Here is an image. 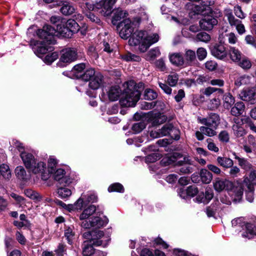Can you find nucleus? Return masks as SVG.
Returning a JSON list of instances; mask_svg holds the SVG:
<instances>
[{
  "mask_svg": "<svg viewBox=\"0 0 256 256\" xmlns=\"http://www.w3.org/2000/svg\"><path fill=\"white\" fill-rule=\"evenodd\" d=\"M128 12L121 10H118L114 13V20L120 21L122 20L118 24L120 28V36L123 39H127L132 36L128 40L130 46H138V50L141 52H146L152 44L158 42L159 36L156 33L148 34L145 30H136L133 34L134 29L139 23V20L136 22L127 18Z\"/></svg>",
  "mask_w": 256,
  "mask_h": 256,
  "instance_id": "1",
  "label": "nucleus"
},
{
  "mask_svg": "<svg viewBox=\"0 0 256 256\" xmlns=\"http://www.w3.org/2000/svg\"><path fill=\"white\" fill-rule=\"evenodd\" d=\"M20 156L28 170L34 174H38L44 180H47L49 176L46 172V164L44 162L37 160L34 155L27 152H21Z\"/></svg>",
  "mask_w": 256,
  "mask_h": 256,
  "instance_id": "2",
  "label": "nucleus"
},
{
  "mask_svg": "<svg viewBox=\"0 0 256 256\" xmlns=\"http://www.w3.org/2000/svg\"><path fill=\"white\" fill-rule=\"evenodd\" d=\"M96 210V206L94 205H90L86 208L80 215V218L82 220L81 226L84 228H99L103 227L108 223V220L106 216L100 218L99 216H90Z\"/></svg>",
  "mask_w": 256,
  "mask_h": 256,
  "instance_id": "3",
  "label": "nucleus"
},
{
  "mask_svg": "<svg viewBox=\"0 0 256 256\" xmlns=\"http://www.w3.org/2000/svg\"><path fill=\"white\" fill-rule=\"evenodd\" d=\"M122 96L120 100L121 104L126 107L134 106L140 99V92L136 88L134 82L130 81L126 84Z\"/></svg>",
  "mask_w": 256,
  "mask_h": 256,
  "instance_id": "4",
  "label": "nucleus"
},
{
  "mask_svg": "<svg viewBox=\"0 0 256 256\" xmlns=\"http://www.w3.org/2000/svg\"><path fill=\"white\" fill-rule=\"evenodd\" d=\"M164 162H167L168 164H174L180 166L178 170L180 174H187L193 172L194 166L191 163L190 160L186 157L182 158V156L178 153H174L173 155L167 158L163 159Z\"/></svg>",
  "mask_w": 256,
  "mask_h": 256,
  "instance_id": "5",
  "label": "nucleus"
},
{
  "mask_svg": "<svg viewBox=\"0 0 256 256\" xmlns=\"http://www.w3.org/2000/svg\"><path fill=\"white\" fill-rule=\"evenodd\" d=\"M83 236L84 238L88 240V242L93 244L94 246H102L104 247L106 243L103 242L104 240H101L104 238V232L100 230H92L86 232L84 233Z\"/></svg>",
  "mask_w": 256,
  "mask_h": 256,
  "instance_id": "6",
  "label": "nucleus"
},
{
  "mask_svg": "<svg viewBox=\"0 0 256 256\" xmlns=\"http://www.w3.org/2000/svg\"><path fill=\"white\" fill-rule=\"evenodd\" d=\"M56 32V28H55L51 26L46 24L42 29H40L37 31V35L40 38L45 40L50 44H54V40L53 36Z\"/></svg>",
  "mask_w": 256,
  "mask_h": 256,
  "instance_id": "7",
  "label": "nucleus"
},
{
  "mask_svg": "<svg viewBox=\"0 0 256 256\" xmlns=\"http://www.w3.org/2000/svg\"><path fill=\"white\" fill-rule=\"evenodd\" d=\"M117 0H101L96 4V8L99 12L104 16H110L112 11L113 7Z\"/></svg>",
  "mask_w": 256,
  "mask_h": 256,
  "instance_id": "8",
  "label": "nucleus"
},
{
  "mask_svg": "<svg viewBox=\"0 0 256 256\" xmlns=\"http://www.w3.org/2000/svg\"><path fill=\"white\" fill-rule=\"evenodd\" d=\"M79 58L75 48H66L61 51L60 61L64 63H70Z\"/></svg>",
  "mask_w": 256,
  "mask_h": 256,
  "instance_id": "9",
  "label": "nucleus"
},
{
  "mask_svg": "<svg viewBox=\"0 0 256 256\" xmlns=\"http://www.w3.org/2000/svg\"><path fill=\"white\" fill-rule=\"evenodd\" d=\"M47 43L50 44L49 42H47L45 40L41 42H35L32 46V50L34 54L38 56H40L41 55L46 54L47 52L52 50V47L48 46Z\"/></svg>",
  "mask_w": 256,
  "mask_h": 256,
  "instance_id": "10",
  "label": "nucleus"
},
{
  "mask_svg": "<svg viewBox=\"0 0 256 256\" xmlns=\"http://www.w3.org/2000/svg\"><path fill=\"white\" fill-rule=\"evenodd\" d=\"M200 122L206 126L216 128L220 122V118L218 114L212 113L206 118H198Z\"/></svg>",
  "mask_w": 256,
  "mask_h": 256,
  "instance_id": "11",
  "label": "nucleus"
},
{
  "mask_svg": "<svg viewBox=\"0 0 256 256\" xmlns=\"http://www.w3.org/2000/svg\"><path fill=\"white\" fill-rule=\"evenodd\" d=\"M53 173L54 179L58 182L60 184L66 186L71 183V178L69 176H66V172L64 169L58 168Z\"/></svg>",
  "mask_w": 256,
  "mask_h": 256,
  "instance_id": "12",
  "label": "nucleus"
},
{
  "mask_svg": "<svg viewBox=\"0 0 256 256\" xmlns=\"http://www.w3.org/2000/svg\"><path fill=\"white\" fill-rule=\"evenodd\" d=\"M239 95L242 100L253 103L256 99V88L253 87L244 88Z\"/></svg>",
  "mask_w": 256,
  "mask_h": 256,
  "instance_id": "13",
  "label": "nucleus"
},
{
  "mask_svg": "<svg viewBox=\"0 0 256 256\" xmlns=\"http://www.w3.org/2000/svg\"><path fill=\"white\" fill-rule=\"evenodd\" d=\"M244 232L242 234L243 238L248 239L256 238V226L251 223H245L242 225Z\"/></svg>",
  "mask_w": 256,
  "mask_h": 256,
  "instance_id": "14",
  "label": "nucleus"
},
{
  "mask_svg": "<svg viewBox=\"0 0 256 256\" xmlns=\"http://www.w3.org/2000/svg\"><path fill=\"white\" fill-rule=\"evenodd\" d=\"M94 246L88 240L84 241L82 244V255L83 256H91L95 254L98 256H104V252H96L93 246Z\"/></svg>",
  "mask_w": 256,
  "mask_h": 256,
  "instance_id": "15",
  "label": "nucleus"
},
{
  "mask_svg": "<svg viewBox=\"0 0 256 256\" xmlns=\"http://www.w3.org/2000/svg\"><path fill=\"white\" fill-rule=\"evenodd\" d=\"M148 120L152 123L153 125L160 124L166 120L167 117L160 112H150L148 114Z\"/></svg>",
  "mask_w": 256,
  "mask_h": 256,
  "instance_id": "16",
  "label": "nucleus"
},
{
  "mask_svg": "<svg viewBox=\"0 0 256 256\" xmlns=\"http://www.w3.org/2000/svg\"><path fill=\"white\" fill-rule=\"evenodd\" d=\"M217 24V20L212 16H206L199 22L200 28L206 30H211Z\"/></svg>",
  "mask_w": 256,
  "mask_h": 256,
  "instance_id": "17",
  "label": "nucleus"
},
{
  "mask_svg": "<svg viewBox=\"0 0 256 256\" xmlns=\"http://www.w3.org/2000/svg\"><path fill=\"white\" fill-rule=\"evenodd\" d=\"M211 53L216 58L222 60L226 57L227 52L224 46L216 44L211 48Z\"/></svg>",
  "mask_w": 256,
  "mask_h": 256,
  "instance_id": "18",
  "label": "nucleus"
},
{
  "mask_svg": "<svg viewBox=\"0 0 256 256\" xmlns=\"http://www.w3.org/2000/svg\"><path fill=\"white\" fill-rule=\"evenodd\" d=\"M224 16L227 18L229 24L231 26H235L236 30L241 23L242 21L235 18L232 14V10L230 8H225L224 11Z\"/></svg>",
  "mask_w": 256,
  "mask_h": 256,
  "instance_id": "19",
  "label": "nucleus"
},
{
  "mask_svg": "<svg viewBox=\"0 0 256 256\" xmlns=\"http://www.w3.org/2000/svg\"><path fill=\"white\" fill-rule=\"evenodd\" d=\"M89 86L92 90H97L100 88L103 82V76L97 72L96 75L89 81Z\"/></svg>",
  "mask_w": 256,
  "mask_h": 256,
  "instance_id": "20",
  "label": "nucleus"
},
{
  "mask_svg": "<svg viewBox=\"0 0 256 256\" xmlns=\"http://www.w3.org/2000/svg\"><path fill=\"white\" fill-rule=\"evenodd\" d=\"M122 94V90L118 86L110 87L108 92V95L111 101L117 100Z\"/></svg>",
  "mask_w": 256,
  "mask_h": 256,
  "instance_id": "21",
  "label": "nucleus"
},
{
  "mask_svg": "<svg viewBox=\"0 0 256 256\" xmlns=\"http://www.w3.org/2000/svg\"><path fill=\"white\" fill-rule=\"evenodd\" d=\"M183 58L184 66L191 65L196 59L195 52L191 50H186Z\"/></svg>",
  "mask_w": 256,
  "mask_h": 256,
  "instance_id": "22",
  "label": "nucleus"
},
{
  "mask_svg": "<svg viewBox=\"0 0 256 256\" xmlns=\"http://www.w3.org/2000/svg\"><path fill=\"white\" fill-rule=\"evenodd\" d=\"M244 186L254 187L256 185V170L250 172L248 176L245 177L242 182Z\"/></svg>",
  "mask_w": 256,
  "mask_h": 256,
  "instance_id": "23",
  "label": "nucleus"
},
{
  "mask_svg": "<svg viewBox=\"0 0 256 256\" xmlns=\"http://www.w3.org/2000/svg\"><path fill=\"white\" fill-rule=\"evenodd\" d=\"M170 62L176 66H182L184 65L183 56L178 52L170 54L169 56Z\"/></svg>",
  "mask_w": 256,
  "mask_h": 256,
  "instance_id": "24",
  "label": "nucleus"
},
{
  "mask_svg": "<svg viewBox=\"0 0 256 256\" xmlns=\"http://www.w3.org/2000/svg\"><path fill=\"white\" fill-rule=\"evenodd\" d=\"M213 196L214 194L212 190H208L204 194L201 193L198 194L196 200L198 202L208 204L212 199Z\"/></svg>",
  "mask_w": 256,
  "mask_h": 256,
  "instance_id": "25",
  "label": "nucleus"
},
{
  "mask_svg": "<svg viewBox=\"0 0 256 256\" xmlns=\"http://www.w3.org/2000/svg\"><path fill=\"white\" fill-rule=\"evenodd\" d=\"M56 32L59 33L62 36L66 38H70L73 35L70 30L68 29L66 24H56Z\"/></svg>",
  "mask_w": 256,
  "mask_h": 256,
  "instance_id": "26",
  "label": "nucleus"
},
{
  "mask_svg": "<svg viewBox=\"0 0 256 256\" xmlns=\"http://www.w3.org/2000/svg\"><path fill=\"white\" fill-rule=\"evenodd\" d=\"M232 184V182L228 180H224L220 178H217L214 182V187L217 192H221L228 185L231 186Z\"/></svg>",
  "mask_w": 256,
  "mask_h": 256,
  "instance_id": "27",
  "label": "nucleus"
},
{
  "mask_svg": "<svg viewBox=\"0 0 256 256\" xmlns=\"http://www.w3.org/2000/svg\"><path fill=\"white\" fill-rule=\"evenodd\" d=\"M232 154L234 156V158L238 160V165L242 168L246 170H249L252 168V164L246 159L238 156L236 152H234Z\"/></svg>",
  "mask_w": 256,
  "mask_h": 256,
  "instance_id": "28",
  "label": "nucleus"
},
{
  "mask_svg": "<svg viewBox=\"0 0 256 256\" xmlns=\"http://www.w3.org/2000/svg\"><path fill=\"white\" fill-rule=\"evenodd\" d=\"M223 106L226 109H229L234 103V97L230 93H226L222 97Z\"/></svg>",
  "mask_w": 256,
  "mask_h": 256,
  "instance_id": "29",
  "label": "nucleus"
},
{
  "mask_svg": "<svg viewBox=\"0 0 256 256\" xmlns=\"http://www.w3.org/2000/svg\"><path fill=\"white\" fill-rule=\"evenodd\" d=\"M245 106L242 102H236L231 109V114L234 116H238L242 114L244 110Z\"/></svg>",
  "mask_w": 256,
  "mask_h": 256,
  "instance_id": "30",
  "label": "nucleus"
},
{
  "mask_svg": "<svg viewBox=\"0 0 256 256\" xmlns=\"http://www.w3.org/2000/svg\"><path fill=\"white\" fill-rule=\"evenodd\" d=\"M10 196L14 200L16 204L18 205L20 207L23 208H25L26 206V204L28 203L26 202L24 198L16 193H11Z\"/></svg>",
  "mask_w": 256,
  "mask_h": 256,
  "instance_id": "31",
  "label": "nucleus"
},
{
  "mask_svg": "<svg viewBox=\"0 0 256 256\" xmlns=\"http://www.w3.org/2000/svg\"><path fill=\"white\" fill-rule=\"evenodd\" d=\"M244 188H246V186H244L242 184V185L240 184L233 188L231 192H232V194L234 196L235 200H241L243 194V192L244 190Z\"/></svg>",
  "mask_w": 256,
  "mask_h": 256,
  "instance_id": "32",
  "label": "nucleus"
},
{
  "mask_svg": "<svg viewBox=\"0 0 256 256\" xmlns=\"http://www.w3.org/2000/svg\"><path fill=\"white\" fill-rule=\"evenodd\" d=\"M200 180L202 183L209 184L212 179V175L208 170L202 169L200 172Z\"/></svg>",
  "mask_w": 256,
  "mask_h": 256,
  "instance_id": "33",
  "label": "nucleus"
},
{
  "mask_svg": "<svg viewBox=\"0 0 256 256\" xmlns=\"http://www.w3.org/2000/svg\"><path fill=\"white\" fill-rule=\"evenodd\" d=\"M229 55L231 60L234 62L240 61L242 57V54L239 50L234 47L230 48Z\"/></svg>",
  "mask_w": 256,
  "mask_h": 256,
  "instance_id": "34",
  "label": "nucleus"
},
{
  "mask_svg": "<svg viewBox=\"0 0 256 256\" xmlns=\"http://www.w3.org/2000/svg\"><path fill=\"white\" fill-rule=\"evenodd\" d=\"M217 162L220 166L226 168H230L234 164L232 160L226 157L218 156Z\"/></svg>",
  "mask_w": 256,
  "mask_h": 256,
  "instance_id": "35",
  "label": "nucleus"
},
{
  "mask_svg": "<svg viewBox=\"0 0 256 256\" xmlns=\"http://www.w3.org/2000/svg\"><path fill=\"white\" fill-rule=\"evenodd\" d=\"M68 29L72 32V34L79 32L80 26L75 20L70 19L67 20L66 23Z\"/></svg>",
  "mask_w": 256,
  "mask_h": 256,
  "instance_id": "36",
  "label": "nucleus"
},
{
  "mask_svg": "<svg viewBox=\"0 0 256 256\" xmlns=\"http://www.w3.org/2000/svg\"><path fill=\"white\" fill-rule=\"evenodd\" d=\"M60 11L64 15H70L74 12V8L70 2H64L60 8Z\"/></svg>",
  "mask_w": 256,
  "mask_h": 256,
  "instance_id": "37",
  "label": "nucleus"
},
{
  "mask_svg": "<svg viewBox=\"0 0 256 256\" xmlns=\"http://www.w3.org/2000/svg\"><path fill=\"white\" fill-rule=\"evenodd\" d=\"M24 193L27 197L34 200L40 201L42 200L40 195L38 192L32 190H24Z\"/></svg>",
  "mask_w": 256,
  "mask_h": 256,
  "instance_id": "38",
  "label": "nucleus"
},
{
  "mask_svg": "<svg viewBox=\"0 0 256 256\" xmlns=\"http://www.w3.org/2000/svg\"><path fill=\"white\" fill-rule=\"evenodd\" d=\"M160 54V49L158 48H154L151 49L146 54V59L147 60H153L156 58Z\"/></svg>",
  "mask_w": 256,
  "mask_h": 256,
  "instance_id": "39",
  "label": "nucleus"
},
{
  "mask_svg": "<svg viewBox=\"0 0 256 256\" xmlns=\"http://www.w3.org/2000/svg\"><path fill=\"white\" fill-rule=\"evenodd\" d=\"M250 77L248 76H242L238 78L235 82V85L238 87H240L242 85L248 84L250 83Z\"/></svg>",
  "mask_w": 256,
  "mask_h": 256,
  "instance_id": "40",
  "label": "nucleus"
},
{
  "mask_svg": "<svg viewBox=\"0 0 256 256\" xmlns=\"http://www.w3.org/2000/svg\"><path fill=\"white\" fill-rule=\"evenodd\" d=\"M96 73L97 72L94 68H90L86 70L80 76L83 80L90 81Z\"/></svg>",
  "mask_w": 256,
  "mask_h": 256,
  "instance_id": "41",
  "label": "nucleus"
},
{
  "mask_svg": "<svg viewBox=\"0 0 256 256\" xmlns=\"http://www.w3.org/2000/svg\"><path fill=\"white\" fill-rule=\"evenodd\" d=\"M58 194L62 198L70 196L72 194L71 190L66 188L61 187L58 189Z\"/></svg>",
  "mask_w": 256,
  "mask_h": 256,
  "instance_id": "42",
  "label": "nucleus"
},
{
  "mask_svg": "<svg viewBox=\"0 0 256 256\" xmlns=\"http://www.w3.org/2000/svg\"><path fill=\"white\" fill-rule=\"evenodd\" d=\"M84 207V200L82 198H79L75 202L74 205L68 204L66 205L64 208L68 210H73L74 209H82Z\"/></svg>",
  "mask_w": 256,
  "mask_h": 256,
  "instance_id": "43",
  "label": "nucleus"
},
{
  "mask_svg": "<svg viewBox=\"0 0 256 256\" xmlns=\"http://www.w3.org/2000/svg\"><path fill=\"white\" fill-rule=\"evenodd\" d=\"M211 39L210 36L205 32H200L196 34V40L197 41L208 42Z\"/></svg>",
  "mask_w": 256,
  "mask_h": 256,
  "instance_id": "44",
  "label": "nucleus"
},
{
  "mask_svg": "<svg viewBox=\"0 0 256 256\" xmlns=\"http://www.w3.org/2000/svg\"><path fill=\"white\" fill-rule=\"evenodd\" d=\"M244 190L247 200L250 202H252L254 199V187L249 188L246 186V188H244Z\"/></svg>",
  "mask_w": 256,
  "mask_h": 256,
  "instance_id": "45",
  "label": "nucleus"
},
{
  "mask_svg": "<svg viewBox=\"0 0 256 256\" xmlns=\"http://www.w3.org/2000/svg\"><path fill=\"white\" fill-rule=\"evenodd\" d=\"M122 58L126 61L140 62L141 58L140 56H136L131 53H128L126 54L121 56Z\"/></svg>",
  "mask_w": 256,
  "mask_h": 256,
  "instance_id": "46",
  "label": "nucleus"
},
{
  "mask_svg": "<svg viewBox=\"0 0 256 256\" xmlns=\"http://www.w3.org/2000/svg\"><path fill=\"white\" fill-rule=\"evenodd\" d=\"M65 236L70 244L72 243L73 238L74 236V226H70L66 228L64 232Z\"/></svg>",
  "mask_w": 256,
  "mask_h": 256,
  "instance_id": "47",
  "label": "nucleus"
},
{
  "mask_svg": "<svg viewBox=\"0 0 256 256\" xmlns=\"http://www.w3.org/2000/svg\"><path fill=\"white\" fill-rule=\"evenodd\" d=\"M109 192H124V188L122 184L120 183H114L111 184L108 188Z\"/></svg>",
  "mask_w": 256,
  "mask_h": 256,
  "instance_id": "48",
  "label": "nucleus"
},
{
  "mask_svg": "<svg viewBox=\"0 0 256 256\" xmlns=\"http://www.w3.org/2000/svg\"><path fill=\"white\" fill-rule=\"evenodd\" d=\"M214 128H211L210 126H200V130L204 132V134L208 136H213L216 134V132Z\"/></svg>",
  "mask_w": 256,
  "mask_h": 256,
  "instance_id": "49",
  "label": "nucleus"
},
{
  "mask_svg": "<svg viewBox=\"0 0 256 256\" xmlns=\"http://www.w3.org/2000/svg\"><path fill=\"white\" fill-rule=\"evenodd\" d=\"M48 170L50 173H53L57 164V160L52 156L49 158L48 160Z\"/></svg>",
  "mask_w": 256,
  "mask_h": 256,
  "instance_id": "50",
  "label": "nucleus"
},
{
  "mask_svg": "<svg viewBox=\"0 0 256 256\" xmlns=\"http://www.w3.org/2000/svg\"><path fill=\"white\" fill-rule=\"evenodd\" d=\"M0 172L6 178H9L11 174L9 166L6 164H2L0 166Z\"/></svg>",
  "mask_w": 256,
  "mask_h": 256,
  "instance_id": "51",
  "label": "nucleus"
},
{
  "mask_svg": "<svg viewBox=\"0 0 256 256\" xmlns=\"http://www.w3.org/2000/svg\"><path fill=\"white\" fill-rule=\"evenodd\" d=\"M157 93L151 89H146L144 93V98L147 100H152L157 98Z\"/></svg>",
  "mask_w": 256,
  "mask_h": 256,
  "instance_id": "52",
  "label": "nucleus"
},
{
  "mask_svg": "<svg viewBox=\"0 0 256 256\" xmlns=\"http://www.w3.org/2000/svg\"><path fill=\"white\" fill-rule=\"evenodd\" d=\"M232 130L234 135L236 137H241L246 134L244 128L238 124H234L232 126Z\"/></svg>",
  "mask_w": 256,
  "mask_h": 256,
  "instance_id": "53",
  "label": "nucleus"
},
{
  "mask_svg": "<svg viewBox=\"0 0 256 256\" xmlns=\"http://www.w3.org/2000/svg\"><path fill=\"white\" fill-rule=\"evenodd\" d=\"M237 62H238V65L244 69H249L252 66L250 60L244 56H242L240 60Z\"/></svg>",
  "mask_w": 256,
  "mask_h": 256,
  "instance_id": "54",
  "label": "nucleus"
},
{
  "mask_svg": "<svg viewBox=\"0 0 256 256\" xmlns=\"http://www.w3.org/2000/svg\"><path fill=\"white\" fill-rule=\"evenodd\" d=\"M178 80V74L176 73H172L168 76L167 82L170 86H174L176 84Z\"/></svg>",
  "mask_w": 256,
  "mask_h": 256,
  "instance_id": "55",
  "label": "nucleus"
},
{
  "mask_svg": "<svg viewBox=\"0 0 256 256\" xmlns=\"http://www.w3.org/2000/svg\"><path fill=\"white\" fill-rule=\"evenodd\" d=\"M80 198H83L84 206L86 202H94L96 201L97 196L94 194H90L86 195L82 194Z\"/></svg>",
  "mask_w": 256,
  "mask_h": 256,
  "instance_id": "56",
  "label": "nucleus"
},
{
  "mask_svg": "<svg viewBox=\"0 0 256 256\" xmlns=\"http://www.w3.org/2000/svg\"><path fill=\"white\" fill-rule=\"evenodd\" d=\"M58 58V54L56 52H54L50 54L46 55L44 58V62L47 64H51Z\"/></svg>",
  "mask_w": 256,
  "mask_h": 256,
  "instance_id": "57",
  "label": "nucleus"
},
{
  "mask_svg": "<svg viewBox=\"0 0 256 256\" xmlns=\"http://www.w3.org/2000/svg\"><path fill=\"white\" fill-rule=\"evenodd\" d=\"M160 158L161 155L159 153L154 152L146 156V160L147 162H154L160 159Z\"/></svg>",
  "mask_w": 256,
  "mask_h": 256,
  "instance_id": "58",
  "label": "nucleus"
},
{
  "mask_svg": "<svg viewBox=\"0 0 256 256\" xmlns=\"http://www.w3.org/2000/svg\"><path fill=\"white\" fill-rule=\"evenodd\" d=\"M170 136L176 140H178L180 138V132L179 130L173 126L171 124V128L170 135Z\"/></svg>",
  "mask_w": 256,
  "mask_h": 256,
  "instance_id": "59",
  "label": "nucleus"
},
{
  "mask_svg": "<svg viewBox=\"0 0 256 256\" xmlns=\"http://www.w3.org/2000/svg\"><path fill=\"white\" fill-rule=\"evenodd\" d=\"M16 174L18 178L24 179L26 176V172L22 166H18L15 170Z\"/></svg>",
  "mask_w": 256,
  "mask_h": 256,
  "instance_id": "60",
  "label": "nucleus"
},
{
  "mask_svg": "<svg viewBox=\"0 0 256 256\" xmlns=\"http://www.w3.org/2000/svg\"><path fill=\"white\" fill-rule=\"evenodd\" d=\"M146 126L145 122H140L134 124L132 127V129L136 133H138L144 130Z\"/></svg>",
  "mask_w": 256,
  "mask_h": 256,
  "instance_id": "61",
  "label": "nucleus"
},
{
  "mask_svg": "<svg viewBox=\"0 0 256 256\" xmlns=\"http://www.w3.org/2000/svg\"><path fill=\"white\" fill-rule=\"evenodd\" d=\"M170 128L171 124H166L161 129L159 130L161 137L170 135Z\"/></svg>",
  "mask_w": 256,
  "mask_h": 256,
  "instance_id": "62",
  "label": "nucleus"
},
{
  "mask_svg": "<svg viewBox=\"0 0 256 256\" xmlns=\"http://www.w3.org/2000/svg\"><path fill=\"white\" fill-rule=\"evenodd\" d=\"M220 104V100L218 98L211 100L208 104V106L211 110H215L218 108Z\"/></svg>",
  "mask_w": 256,
  "mask_h": 256,
  "instance_id": "63",
  "label": "nucleus"
},
{
  "mask_svg": "<svg viewBox=\"0 0 256 256\" xmlns=\"http://www.w3.org/2000/svg\"><path fill=\"white\" fill-rule=\"evenodd\" d=\"M235 15L240 19H244L246 18V14L242 12V8L239 6H236L234 8Z\"/></svg>",
  "mask_w": 256,
  "mask_h": 256,
  "instance_id": "64",
  "label": "nucleus"
}]
</instances>
